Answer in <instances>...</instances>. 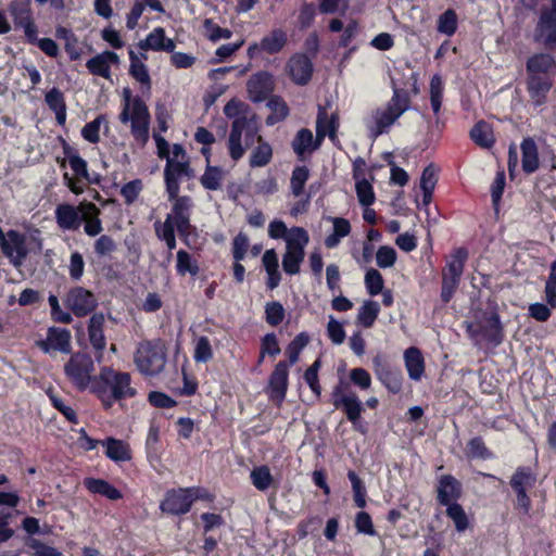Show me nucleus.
I'll list each match as a JSON object with an SVG mask.
<instances>
[{"label":"nucleus","mask_w":556,"mask_h":556,"mask_svg":"<svg viewBox=\"0 0 556 556\" xmlns=\"http://www.w3.org/2000/svg\"><path fill=\"white\" fill-rule=\"evenodd\" d=\"M176 257V271L179 276L189 274L190 276L195 277L199 274L200 267L198 261L194 260L186 250H179Z\"/></svg>","instance_id":"a19ab883"},{"label":"nucleus","mask_w":556,"mask_h":556,"mask_svg":"<svg viewBox=\"0 0 556 556\" xmlns=\"http://www.w3.org/2000/svg\"><path fill=\"white\" fill-rule=\"evenodd\" d=\"M326 219L332 223V232L325 238V247L327 249H334L343 238L351 233V223L344 217L328 216Z\"/></svg>","instance_id":"a878e982"},{"label":"nucleus","mask_w":556,"mask_h":556,"mask_svg":"<svg viewBox=\"0 0 556 556\" xmlns=\"http://www.w3.org/2000/svg\"><path fill=\"white\" fill-rule=\"evenodd\" d=\"M287 71L295 85L305 86L312 79L314 65L306 53L296 52L289 59Z\"/></svg>","instance_id":"2eb2a0df"},{"label":"nucleus","mask_w":556,"mask_h":556,"mask_svg":"<svg viewBox=\"0 0 556 556\" xmlns=\"http://www.w3.org/2000/svg\"><path fill=\"white\" fill-rule=\"evenodd\" d=\"M392 97L384 108H378L372 113V122L368 124L371 138L376 139L389 130V128L410 108L412 96L419 93L418 75L410 73L408 79L400 84L391 78Z\"/></svg>","instance_id":"f257e3e1"},{"label":"nucleus","mask_w":556,"mask_h":556,"mask_svg":"<svg viewBox=\"0 0 556 556\" xmlns=\"http://www.w3.org/2000/svg\"><path fill=\"white\" fill-rule=\"evenodd\" d=\"M193 170L188 161L179 162L168 159L164 168V182L168 198H176L180 191L182 178H191Z\"/></svg>","instance_id":"ddd939ff"},{"label":"nucleus","mask_w":556,"mask_h":556,"mask_svg":"<svg viewBox=\"0 0 556 556\" xmlns=\"http://www.w3.org/2000/svg\"><path fill=\"white\" fill-rule=\"evenodd\" d=\"M556 64L553 56L548 53H540L529 59L527 68L529 75H546L555 68Z\"/></svg>","instance_id":"e433bc0d"},{"label":"nucleus","mask_w":556,"mask_h":556,"mask_svg":"<svg viewBox=\"0 0 556 556\" xmlns=\"http://www.w3.org/2000/svg\"><path fill=\"white\" fill-rule=\"evenodd\" d=\"M193 358L197 363H207L213 358V349L207 337L202 336L197 340Z\"/></svg>","instance_id":"680f3d73"},{"label":"nucleus","mask_w":556,"mask_h":556,"mask_svg":"<svg viewBox=\"0 0 556 556\" xmlns=\"http://www.w3.org/2000/svg\"><path fill=\"white\" fill-rule=\"evenodd\" d=\"M236 119H244V130L242 136L244 137L245 148H250L255 141L258 143L263 141V138L258 135V126L254 117L241 116Z\"/></svg>","instance_id":"052dcab7"},{"label":"nucleus","mask_w":556,"mask_h":556,"mask_svg":"<svg viewBox=\"0 0 556 556\" xmlns=\"http://www.w3.org/2000/svg\"><path fill=\"white\" fill-rule=\"evenodd\" d=\"M8 12L12 18L14 28L22 29L25 38H35L38 26L35 22L31 0H12L8 4Z\"/></svg>","instance_id":"6e6552de"},{"label":"nucleus","mask_w":556,"mask_h":556,"mask_svg":"<svg viewBox=\"0 0 556 556\" xmlns=\"http://www.w3.org/2000/svg\"><path fill=\"white\" fill-rule=\"evenodd\" d=\"M536 482V476L530 467H518L510 478L514 492L529 491Z\"/></svg>","instance_id":"f704fd0d"},{"label":"nucleus","mask_w":556,"mask_h":556,"mask_svg":"<svg viewBox=\"0 0 556 556\" xmlns=\"http://www.w3.org/2000/svg\"><path fill=\"white\" fill-rule=\"evenodd\" d=\"M536 40L547 48H556V16L552 12L542 11L536 29Z\"/></svg>","instance_id":"aec40b11"},{"label":"nucleus","mask_w":556,"mask_h":556,"mask_svg":"<svg viewBox=\"0 0 556 556\" xmlns=\"http://www.w3.org/2000/svg\"><path fill=\"white\" fill-rule=\"evenodd\" d=\"M250 478L255 489L262 492L266 491L274 482V478L267 465L254 467L250 473Z\"/></svg>","instance_id":"a18cd8bd"},{"label":"nucleus","mask_w":556,"mask_h":556,"mask_svg":"<svg viewBox=\"0 0 556 556\" xmlns=\"http://www.w3.org/2000/svg\"><path fill=\"white\" fill-rule=\"evenodd\" d=\"M405 367L408 377L412 380L418 381L425 372V358L421 351L416 346H410L404 352Z\"/></svg>","instance_id":"bb28decb"},{"label":"nucleus","mask_w":556,"mask_h":556,"mask_svg":"<svg viewBox=\"0 0 556 556\" xmlns=\"http://www.w3.org/2000/svg\"><path fill=\"white\" fill-rule=\"evenodd\" d=\"M64 375L78 392H91L98 376L94 359L87 352L71 353L68 361L64 364Z\"/></svg>","instance_id":"39448f33"},{"label":"nucleus","mask_w":556,"mask_h":556,"mask_svg":"<svg viewBox=\"0 0 556 556\" xmlns=\"http://www.w3.org/2000/svg\"><path fill=\"white\" fill-rule=\"evenodd\" d=\"M552 87V79L546 75H529L528 91L535 105H542Z\"/></svg>","instance_id":"b1692460"},{"label":"nucleus","mask_w":556,"mask_h":556,"mask_svg":"<svg viewBox=\"0 0 556 556\" xmlns=\"http://www.w3.org/2000/svg\"><path fill=\"white\" fill-rule=\"evenodd\" d=\"M365 286L367 292L375 296L382 292L384 287V280L378 269L369 268L365 274Z\"/></svg>","instance_id":"bf43d9fd"},{"label":"nucleus","mask_w":556,"mask_h":556,"mask_svg":"<svg viewBox=\"0 0 556 556\" xmlns=\"http://www.w3.org/2000/svg\"><path fill=\"white\" fill-rule=\"evenodd\" d=\"M355 190L362 206L368 207L375 203L376 195L372 185L366 178L355 181Z\"/></svg>","instance_id":"5fc2aeb1"},{"label":"nucleus","mask_w":556,"mask_h":556,"mask_svg":"<svg viewBox=\"0 0 556 556\" xmlns=\"http://www.w3.org/2000/svg\"><path fill=\"white\" fill-rule=\"evenodd\" d=\"M286 316L283 305L278 301L267 302L265 305V320L271 327L279 326Z\"/></svg>","instance_id":"4d7b16f0"},{"label":"nucleus","mask_w":556,"mask_h":556,"mask_svg":"<svg viewBox=\"0 0 556 556\" xmlns=\"http://www.w3.org/2000/svg\"><path fill=\"white\" fill-rule=\"evenodd\" d=\"M309 178V169L305 165L295 166L290 178V188L294 197L304 193L306 181Z\"/></svg>","instance_id":"de8ad7c7"},{"label":"nucleus","mask_w":556,"mask_h":556,"mask_svg":"<svg viewBox=\"0 0 556 556\" xmlns=\"http://www.w3.org/2000/svg\"><path fill=\"white\" fill-rule=\"evenodd\" d=\"M521 148V165L526 174H532L538 170L540 166L539 152L535 141L528 137L525 138L520 144Z\"/></svg>","instance_id":"7c9ffc66"},{"label":"nucleus","mask_w":556,"mask_h":556,"mask_svg":"<svg viewBox=\"0 0 556 556\" xmlns=\"http://www.w3.org/2000/svg\"><path fill=\"white\" fill-rule=\"evenodd\" d=\"M465 453L468 460L484 459L486 457V446L483 439L476 437L469 440Z\"/></svg>","instance_id":"69168bd1"},{"label":"nucleus","mask_w":556,"mask_h":556,"mask_svg":"<svg viewBox=\"0 0 556 556\" xmlns=\"http://www.w3.org/2000/svg\"><path fill=\"white\" fill-rule=\"evenodd\" d=\"M274 89V76L267 71H260L251 75L247 81L249 98L254 103H260L268 99Z\"/></svg>","instance_id":"4468645a"},{"label":"nucleus","mask_w":556,"mask_h":556,"mask_svg":"<svg viewBox=\"0 0 556 556\" xmlns=\"http://www.w3.org/2000/svg\"><path fill=\"white\" fill-rule=\"evenodd\" d=\"M311 337L307 332L302 331L298 333L287 345L286 355L288 357L287 364L293 366L299 362L300 354L309 343Z\"/></svg>","instance_id":"58836bf2"},{"label":"nucleus","mask_w":556,"mask_h":556,"mask_svg":"<svg viewBox=\"0 0 556 556\" xmlns=\"http://www.w3.org/2000/svg\"><path fill=\"white\" fill-rule=\"evenodd\" d=\"M273 157V149L268 142L261 141L250 155L251 167L266 166Z\"/></svg>","instance_id":"09e8293b"},{"label":"nucleus","mask_w":556,"mask_h":556,"mask_svg":"<svg viewBox=\"0 0 556 556\" xmlns=\"http://www.w3.org/2000/svg\"><path fill=\"white\" fill-rule=\"evenodd\" d=\"M446 515L454 521L455 528L458 532H463L468 528V518L463 508L458 503L447 504Z\"/></svg>","instance_id":"13d9d810"},{"label":"nucleus","mask_w":556,"mask_h":556,"mask_svg":"<svg viewBox=\"0 0 556 556\" xmlns=\"http://www.w3.org/2000/svg\"><path fill=\"white\" fill-rule=\"evenodd\" d=\"M166 362V346L161 339L143 340L138 344L134 354V363L143 376L160 375L164 370Z\"/></svg>","instance_id":"423d86ee"},{"label":"nucleus","mask_w":556,"mask_h":556,"mask_svg":"<svg viewBox=\"0 0 556 556\" xmlns=\"http://www.w3.org/2000/svg\"><path fill=\"white\" fill-rule=\"evenodd\" d=\"M438 502L440 505L457 503L462 496V483L452 475H443L438 485Z\"/></svg>","instance_id":"6ab92c4d"},{"label":"nucleus","mask_w":556,"mask_h":556,"mask_svg":"<svg viewBox=\"0 0 556 556\" xmlns=\"http://www.w3.org/2000/svg\"><path fill=\"white\" fill-rule=\"evenodd\" d=\"M130 66L129 74L134 77L138 83L142 86L147 87V89H151V77L148 71L147 65L141 62L137 54L132 51H128Z\"/></svg>","instance_id":"4c0bfd02"},{"label":"nucleus","mask_w":556,"mask_h":556,"mask_svg":"<svg viewBox=\"0 0 556 556\" xmlns=\"http://www.w3.org/2000/svg\"><path fill=\"white\" fill-rule=\"evenodd\" d=\"M35 345L45 354L54 356L56 353H72V334L66 328L49 327L46 339L35 342Z\"/></svg>","instance_id":"1a4fd4ad"},{"label":"nucleus","mask_w":556,"mask_h":556,"mask_svg":"<svg viewBox=\"0 0 556 556\" xmlns=\"http://www.w3.org/2000/svg\"><path fill=\"white\" fill-rule=\"evenodd\" d=\"M460 276H452V274L442 271V283H441V301L447 304L453 299L460 283Z\"/></svg>","instance_id":"864d4df0"},{"label":"nucleus","mask_w":556,"mask_h":556,"mask_svg":"<svg viewBox=\"0 0 556 556\" xmlns=\"http://www.w3.org/2000/svg\"><path fill=\"white\" fill-rule=\"evenodd\" d=\"M468 260V250L464 247L454 249L448 255L443 273L452 274V276H463L465 264Z\"/></svg>","instance_id":"c9c22d12"},{"label":"nucleus","mask_w":556,"mask_h":556,"mask_svg":"<svg viewBox=\"0 0 556 556\" xmlns=\"http://www.w3.org/2000/svg\"><path fill=\"white\" fill-rule=\"evenodd\" d=\"M339 128V117L337 114H331L328 117L324 108L319 106L316 119V135L317 141H323L326 136L334 142L337 139V131Z\"/></svg>","instance_id":"412c9836"},{"label":"nucleus","mask_w":556,"mask_h":556,"mask_svg":"<svg viewBox=\"0 0 556 556\" xmlns=\"http://www.w3.org/2000/svg\"><path fill=\"white\" fill-rule=\"evenodd\" d=\"M291 365L286 359L279 361L268 379V395L273 401L281 403L289 386V369Z\"/></svg>","instance_id":"dca6fc26"},{"label":"nucleus","mask_w":556,"mask_h":556,"mask_svg":"<svg viewBox=\"0 0 556 556\" xmlns=\"http://www.w3.org/2000/svg\"><path fill=\"white\" fill-rule=\"evenodd\" d=\"M65 305L76 317H85L96 309L98 301L90 290L77 286L67 292Z\"/></svg>","instance_id":"f8f14e48"},{"label":"nucleus","mask_w":556,"mask_h":556,"mask_svg":"<svg viewBox=\"0 0 556 556\" xmlns=\"http://www.w3.org/2000/svg\"><path fill=\"white\" fill-rule=\"evenodd\" d=\"M108 410L116 402L135 397L137 390L131 387V375L127 371L115 370L110 366H103L92 386L90 392Z\"/></svg>","instance_id":"f03ea898"},{"label":"nucleus","mask_w":556,"mask_h":556,"mask_svg":"<svg viewBox=\"0 0 556 556\" xmlns=\"http://www.w3.org/2000/svg\"><path fill=\"white\" fill-rule=\"evenodd\" d=\"M267 108L270 110V114L265 119L267 126H274L285 121L290 113L287 102L280 96H270L267 101Z\"/></svg>","instance_id":"473e14b6"},{"label":"nucleus","mask_w":556,"mask_h":556,"mask_svg":"<svg viewBox=\"0 0 556 556\" xmlns=\"http://www.w3.org/2000/svg\"><path fill=\"white\" fill-rule=\"evenodd\" d=\"M54 213L56 224L63 230H77L83 223L81 202L78 206L68 203L59 204Z\"/></svg>","instance_id":"a211bd4d"},{"label":"nucleus","mask_w":556,"mask_h":556,"mask_svg":"<svg viewBox=\"0 0 556 556\" xmlns=\"http://www.w3.org/2000/svg\"><path fill=\"white\" fill-rule=\"evenodd\" d=\"M263 52L270 55L277 54L283 50L288 42V34L282 28H274L268 35L261 39Z\"/></svg>","instance_id":"2f4dec72"},{"label":"nucleus","mask_w":556,"mask_h":556,"mask_svg":"<svg viewBox=\"0 0 556 556\" xmlns=\"http://www.w3.org/2000/svg\"><path fill=\"white\" fill-rule=\"evenodd\" d=\"M396 251L389 245H381L376 252V263L380 268L392 267L396 262Z\"/></svg>","instance_id":"774afa93"},{"label":"nucleus","mask_w":556,"mask_h":556,"mask_svg":"<svg viewBox=\"0 0 556 556\" xmlns=\"http://www.w3.org/2000/svg\"><path fill=\"white\" fill-rule=\"evenodd\" d=\"M102 446L105 447V456L115 463L128 462L132 457L129 444L114 437L104 439Z\"/></svg>","instance_id":"5701e85b"},{"label":"nucleus","mask_w":556,"mask_h":556,"mask_svg":"<svg viewBox=\"0 0 556 556\" xmlns=\"http://www.w3.org/2000/svg\"><path fill=\"white\" fill-rule=\"evenodd\" d=\"M286 238V252L305 257V247L309 242L308 232L302 227H292Z\"/></svg>","instance_id":"c756f323"},{"label":"nucleus","mask_w":556,"mask_h":556,"mask_svg":"<svg viewBox=\"0 0 556 556\" xmlns=\"http://www.w3.org/2000/svg\"><path fill=\"white\" fill-rule=\"evenodd\" d=\"M159 508L167 516L180 517L187 515L192 508L187 488L168 489L160 502Z\"/></svg>","instance_id":"9b49d317"},{"label":"nucleus","mask_w":556,"mask_h":556,"mask_svg":"<svg viewBox=\"0 0 556 556\" xmlns=\"http://www.w3.org/2000/svg\"><path fill=\"white\" fill-rule=\"evenodd\" d=\"M143 189V182L141 179L136 178L123 185L121 188V195L124 198L127 205L132 204L139 197Z\"/></svg>","instance_id":"0e129e2a"},{"label":"nucleus","mask_w":556,"mask_h":556,"mask_svg":"<svg viewBox=\"0 0 556 556\" xmlns=\"http://www.w3.org/2000/svg\"><path fill=\"white\" fill-rule=\"evenodd\" d=\"M349 383L340 380L331 391L330 400L336 409H341L352 424L353 430L365 435L368 432L367 424L362 418L365 412L364 404L353 391H348Z\"/></svg>","instance_id":"20e7f679"},{"label":"nucleus","mask_w":556,"mask_h":556,"mask_svg":"<svg viewBox=\"0 0 556 556\" xmlns=\"http://www.w3.org/2000/svg\"><path fill=\"white\" fill-rule=\"evenodd\" d=\"M321 141H314L313 132L308 128L300 129L292 140L294 153L302 156L305 152H312L319 148Z\"/></svg>","instance_id":"72a5a7b5"},{"label":"nucleus","mask_w":556,"mask_h":556,"mask_svg":"<svg viewBox=\"0 0 556 556\" xmlns=\"http://www.w3.org/2000/svg\"><path fill=\"white\" fill-rule=\"evenodd\" d=\"M458 27V17L453 9L445 10L438 18V33L452 37Z\"/></svg>","instance_id":"37998d69"},{"label":"nucleus","mask_w":556,"mask_h":556,"mask_svg":"<svg viewBox=\"0 0 556 556\" xmlns=\"http://www.w3.org/2000/svg\"><path fill=\"white\" fill-rule=\"evenodd\" d=\"M123 110L119 114V121L123 124L130 122V131L141 147H144L150 138L151 115L148 105L141 97H132L130 88L123 90Z\"/></svg>","instance_id":"7ed1b4c3"},{"label":"nucleus","mask_w":556,"mask_h":556,"mask_svg":"<svg viewBox=\"0 0 556 556\" xmlns=\"http://www.w3.org/2000/svg\"><path fill=\"white\" fill-rule=\"evenodd\" d=\"M0 249L15 268L23 265L29 253L26 235L15 229H9L7 232L0 229Z\"/></svg>","instance_id":"0eeeda50"},{"label":"nucleus","mask_w":556,"mask_h":556,"mask_svg":"<svg viewBox=\"0 0 556 556\" xmlns=\"http://www.w3.org/2000/svg\"><path fill=\"white\" fill-rule=\"evenodd\" d=\"M321 366L320 358H317L305 371L303 378L316 399L321 395V386L319 383L318 371Z\"/></svg>","instance_id":"6e6d98bb"},{"label":"nucleus","mask_w":556,"mask_h":556,"mask_svg":"<svg viewBox=\"0 0 556 556\" xmlns=\"http://www.w3.org/2000/svg\"><path fill=\"white\" fill-rule=\"evenodd\" d=\"M104 121L105 116L99 115L87 123L81 129V137L90 143H98L100 141V127Z\"/></svg>","instance_id":"e2e57ef3"},{"label":"nucleus","mask_w":556,"mask_h":556,"mask_svg":"<svg viewBox=\"0 0 556 556\" xmlns=\"http://www.w3.org/2000/svg\"><path fill=\"white\" fill-rule=\"evenodd\" d=\"M119 56L114 51L105 50L90 58L86 62V68L93 76L111 79V65H118Z\"/></svg>","instance_id":"f3484780"},{"label":"nucleus","mask_w":556,"mask_h":556,"mask_svg":"<svg viewBox=\"0 0 556 556\" xmlns=\"http://www.w3.org/2000/svg\"><path fill=\"white\" fill-rule=\"evenodd\" d=\"M348 478L352 484L353 498H354L355 506L358 508H362V509L365 508L366 507L367 490H366V486H365L363 480L353 470H350L348 472Z\"/></svg>","instance_id":"3c124183"},{"label":"nucleus","mask_w":556,"mask_h":556,"mask_svg":"<svg viewBox=\"0 0 556 556\" xmlns=\"http://www.w3.org/2000/svg\"><path fill=\"white\" fill-rule=\"evenodd\" d=\"M81 208L85 222L84 230L87 236L96 237L103 230L102 222L100 218L101 210L92 202L83 201Z\"/></svg>","instance_id":"4be33fe9"},{"label":"nucleus","mask_w":556,"mask_h":556,"mask_svg":"<svg viewBox=\"0 0 556 556\" xmlns=\"http://www.w3.org/2000/svg\"><path fill=\"white\" fill-rule=\"evenodd\" d=\"M244 119H233L228 138L229 155L233 161H239L245 153V147L242 146V134L244 130Z\"/></svg>","instance_id":"cd10ccee"},{"label":"nucleus","mask_w":556,"mask_h":556,"mask_svg":"<svg viewBox=\"0 0 556 556\" xmlns=\"http://www.w3.org/2000/svg\"><path fill=\"white\" fill-rule=\"evenodd\" d=\"M168 201L173 202L170 214L173 220L184 218L186 216L191 217L193 202L189 195H179L178 193L176 198H168Z\"/></svg>","instance_id":"49530a36"},{"label":"nucleus","mask_w":556,"mask_h":556,"mask_svg":"<svg viewBox=\"0 0 556 556\" xmlns=\"http://www.w3.org/2000/svg\"><path fill=\"white\" fill-rule=\"evenodd\" d=\"M372 368L377 379L392 394H397L403 388V372L400 367L392 366L388 359L377 354L372 358Z\"/></svg>","instance_id":"9d476101"},{"label":"nucleus","mask_w":556,"mask_h":556,"mask_svg":"<svg viewBox=\"0 0 556 556\" xmlns=\"http://www.w3.org/2000/svg\"><path fill=\"white\" fill-rule=\"evenodd\" d=\"M165 34V29L161 26H157L148 34L146 39L140 40L137 47L142 51H161V48H163L162 43L164 41Z\"/></svg>","instance_id":"603ef678"},{"label":"nucleus","mask_w":556,"mask_h":556,"mask_svg":"<svg viewBox=\"0 0 556 556\" xmlns=\"http://www.w3.org/2000/svg\"><path fill=\"white\" fill-rule=\"evenodd\" d=\"M466 331L475 345L479 349L486 346V323L483 320L466 321Z\"/></svg>","instance_id":"c03bdc74"},{"label":"nucleus","mask_w":556,"mask_h":556,"mask_svg":"<svg viewBox=\"0 0 556 556\" xmlns=\"http://www.w3.org/2000/svg\"><path fill=\"white\" fill-rule=\"evenodd\" d=\"M223 178L224 172L222 167L206 164L205 172L201 176L200 182L204 189L210 191H216L220 189Z\"/></svg>","instance_id":"79ce46f5"},{"label":"nucleus","mask_w":556,"mask_h":556,"mask_svg":"<svg viewBox=\"0 0 556 556\" xmlns=\"http://www.w3.org/2000/svg\"><path fill=\"white\" fill-rule=\"evenodd\" d=\"M443 93V81L439 75H434L430 81V104L433 115L441 114Z\"/></svg>","instance_id":"8fccbe9b"},{"label":"nucleus","mask_w":556,"mask_h":556,"mask_svg":"<svg viewBox=\"0 0 556 556\" xmlns=\"http://www.w3.org/2000/svg\"><path fill=\"white\" fill-rule=\"evenodd\" d=\"M84 485L90 493L102 495L111 501L123 498V493L104 479L86 478Z\"/></svg>","instance_id":"c85d7f7f"},{"label":"nucleus","mask_w":556,"mask_h":556,"mask_svg":"<svg viewBox=\"0 0 556 556\" xmlns=\"http://www.w3.org/2000/svg\"><path fill=\"white\" fill-rule=\"evenodd\" d=\"M104 315L102 313H94L88 325V337L92 348L100 354L103 352L106 345V340L103 331L104 327Z\"/></svg>","instance_id":"393cba45"},{"label":"nucleus","mask_w":556,"mask_h":556,"mask_svg":"<svg viewBox=\"0 0 556 556\" xmlns=\"http://www.w3.org/2000/svg\"><path fill=\"white\" fill-rule=\"evenodd\" d=\"M379 313L380 306L378 302L372 300L365 301L358 308L357 324L364 328H370L374 326Z\"/></svg>","instance_id":"ea45409f"},{"label":"nucleus","mask_w":556,"mask_h":556,"mask_svg":"<svg viewBox=\"0 0 556 556\" xmlns=\"http://www.w3.org/2000/svg\"><path fill=\"white\" fill-rule=\"evenodd\" d=\"M316 16V7L313 2H304L301 8L298 15V23L300 29L304 30L309 28Z\"/></svg>","instance_id":"338daca9"}]
</instances>
